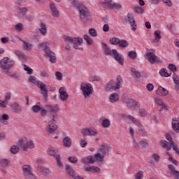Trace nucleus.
Masks as SVG:
<instances>
[{
	"label": "nucleus",
	"mask_w": 179,
	"mask_h": 179,
	"mask_svg": "<svg viewBox=\"0 0 179 179\" xmlns=\"http://www.w3.org/2000/svg\"><path fill=\"white\" fill-rule=\"evenodd\" d=\"M59 99L62 101H66L69 99V94L66 92V89L64 87H62L59 90Z\"/></svg>",
	"instance_id": "19"
},
{
	"label": "nucleus",
	"mask_w": 179,
	"mask_h": 179,
	"mask_svg": "<svg viewBox=\"0 0 179 179\" xmlns=\"http://www.w3.org/2000/svg\"><path fill=\"white\" fill-rule=\"evenodd\" d=\"M29 82L34 83V85H36L40 90H41V94L44 99H48V90L47 89V85L40 81H37V78L33 76H31L29 78Z\"/></svg>",
	"instance_id": "6"
},
{
	"label": "nucleus",
	"mask_w": 179,
	"mask_h": 179,
	"mask_svg": "<svg viewBox=\"0 0 179 179\" xmlns=\"http://www.w3.org/2000/svg\"><path fill=\"white\" fill-rule=\"evenodd\" d=\"M127 22H129L131 30L133 31H136V21L135 20V17H134V15L131 14V13H128L127 18H126Z\"/></svg>",
	"instance_id": "16"
},
{
	"label": "nucleus",
	"mask_w": 179,
	"mask_h": 179,
	"mask_svg": "<svg viewBox=\"0 0 179 179\" xmlns=\"http://www.w3.org/2000/svg\"><path fill=\"white\" fill-rule=\"evenodd\" d=\"M40 76L41 78H50V74L48 73V71L46 70H41L40 71Z\"/></svg>",
	"instance_id": "49"
},
{
	"label": "nucleus",
	"mask_w": 179,
	"mask_h": 179,
	"mask_svg": "<svg viewBox=\"0 0 179 179\" xmlns=\"http://www.w3.org/2000/svg\"><path fill=\"white\" fill-rule=\"evenodd\" d=\"M143 177V171H140L136 174V178L135 179H142Z\"/></svg>",
	"instance_id": "64"
},
{
	"label": "nucleus",
	"mask_w": 179,
	"mask_h": 179,
	"mask_svg": "<svg viewBox=\"0 0 179 179\" xmlns=\"http://www.w3.org/2000/svg\"><path fill=\"white\" fill-rule=\"evenodd\" d=\"M139 115L140 117H146V115H148V113H146V110L141 108L139 109Z\"/></svg>",
	"instance_id": "60"
},
{
	"label": "nucleus",
	"mask_w": 179,
	"mask_h": 179,
	"mask_svg": "<svg viewBox=\"0 0 179 179\" xmlns=\"http://www.w3.org/2000/svg\"><path fill=\"white\" fill-rule=\"evenodd\" d=\"M109 100L110 103H117V101H120V95L117 93H113L110 94Z\"/></svg>",
	"instance_id": "34"
},
{
	"label": "nucleus",
	"mask_w": 179,
	"mask_h": 179,
	"mask_svg": "<svg viewBox=\"0 0 179 179\" xmlns=\"http://www.w3.org/2000/svg\"><path fill=\"white\" fill-rule=\"evenodd\" d=\"M134 12L138 13V15H143V13H145V8L141 6H136L134 8Z\"/></svg>",
	"instance_id": "44"
},
{
	"label": "nucleus",
	"mask_w": 179,
	"mask_h": 179,
	"mask_svg": "<svg viewBox=\"0 0 179 179\" xmlns=\"http://www.w3.org/2000/svg\"><path fill=\"white\" fill-rule=\"evenodd\" d=\"M45 108L50 113H52L53 114L51 115L50 118L51 120L48 122L46 131L48 134H54L57 129H58V126L57 125V120L58 119V113L59 111V105L55 104V105H45Z\"/></svg>",
	"instance_id": "1"
},
{
	"label": "nucleus",
	"mask_w": 179,
	"mask_h": 179,
	"mask_svg": "<svg viewBox=\"0 0 179 179\" xmlns=\"http://www.w3.org/2000/svg\"><path fill=\"white\" fill-rule=\"evenodd\" d=\"M90 36L92 37H97V31L94 28H90L88 31Z\"/></svg>",
	"instance_id": "52"
},
{
	"label": "nucleus",
	"mask_w": 179,
	"mask_h": 179,
	"mask_svg": "<svg viewBox=\"0 0 179 179\" xmlns=\"http://www.w3.org/2000/svg\"><path fill=\"white\" fill-rule=\"evenodd\" d=\"M41 107H40V106L38 105H34L32 106V110L34 111V113H40L41 111Z\"/></svg>",
	"instance_id": "54"
},
{
	"label": "nucleus",
	"mask_w": 179,
	"mask_h": 179,
	"mask_svg": "<svg viewBox=\"0 0 179 179\" xmlns=\"http://www.w3.org/2000/svg\"><path fill=\"white\" fill-rule=\"evenodd\" d=\"M155 103H157V106H160L162 108H166V104L163 101V99L162 98H155Z\"/></svg>",
	"instance_id": "39"
},
{
	"label": "nucleus",
	"mask_w": 179,
	"mask_h": 179,
	"mask_svg": "<svg viewBox=\"0 0 179 179\" xmlns=\"http://www.w3.org/2000/svg\"><path fill=\"white\" fill-rule=\"evenodd\" d=\"M161 146L164 148V149H166V150L169 152V150H171V146H168L169 142H167L165 140H162L159 142Z\"/></svg>",
	"instance_id": "38"
},
{
	"label": "nucleus",
	"mask_w": 179,
	"mask_h": 179,
	"mask_svg": "<svg viewBox=\"0 0 179 179\" xmlns=\"http://www.w3.org/2000/svg\"><path fill=\"white\" fill-rule=\"evenodd\" d=\"M39 31L42 36H47V25L41 22L40 24Z\"/></svg>",
	"instance_id": "35"
},
{
	"label": "nucleus",
	"mask_w": 179,
	"mask_h": 179,
	"mask_svg": "<svg viewBox=\"0 0 179 179\" xmlns=\"http://www.w3.org/2000/svg\"><path fill=\"white\" fill-rule=\"evenodd\" d=\"M14 52L15 55L18 57L19 59H20V61H22V62L24 61H27V57L20 50H15Z\"/></svg>",
	"instance_id": "28"
},
{
	"label": "nucleus",
	"mask_w": 179,
	"mask_h": 179,
	"mask_svg": "<svg viewBox=\"0 0 179 179\" xmlns=\"http://www.w3.org/2000/svg\"><path fill=\"white\" fill-rule=\"evenodd\" d=\"M121 83H122V78L120 76L117 77V83L114 80H110L105 85L106 92H113V90H117L121 87Z\"/></svg>",
	"instance_id": "9"
},
{
	"label": "nucleus",
	"mask_w": 179,
	"mask_h": 179,
	"mask_svg": "<svg viewBox=\"0 0 179 179\" xmlns=\"http://www.w3.org/2000/svg\"><path fill=\"white\" fill-rule=\"evenodd\" d=\"M174 83H176V87H179V78L178 76L176 73L173 74V77Z\"/></svg>",
	"instance_id": "55"
},
{
	"label": "nucleus",
	"mask_w": 179,
	"mask_h": 179,
	"mask_svg": "<svg viewBox=\"0 0 179 179\" xmlns=\"http://www.w3.org/2000/svg\"><path fill=\"white\" fill-rule=\"evenodd\" d=\"M109 41L113 45H118V44L120 43V38L117 37H113L110 39Z\"/></svg>",
	"instance_id": "47"
},
{
	"label": "nucleus",
	"mask_w": 179,
	"mask_h": 179,
	"mask_svg": "<svg viewBox=\"0 0 179 179\" xmlns=\"http://www.w3.org/2000/svg\"><path fill=\"white\" fill-rule=\"evenodd\" d=\"M22 171L24 173V177L27 179H37V177L33 172H31V166L30 165H23Z\"/></svg>",
	"instance_id": "14"
},
{
	"label": "nucleus",
	"mask_w": 179,
	"mask_h": 179,
	"mask_svg": "<svg viewBox=\"0 0 179 179\" xmlns=\"http://www.w3.org/2000/svg\"><path fill=\"white\" fill-rule=\"evenodd\" d=\"M63 38L66 44L64 47L66 51H71V50H72V48L69 44H73V45H82L83 44V38L80 37H71L69 36H64Z\"/></svg>",
	"instance_id": "3"
},
{
	"label": "nucleus",
	"mask_w": 179,
	"mask_h": 179,
	"mask_svg": "<svg viewBox=\"0 0 179 179\" xmlns=\"http://www.w3.org/2000/svg\"><path fill=\"white\" fill-rule=\"evenodd\" d=\"M128 120H129V121H131L133 122V124H134V125H137L138 127H141V122L136 119L135 117L131 115H128Z\"/></svg>",
	"instance_id": "36"
},
{
	"label": "nucleus",
	"mask_w": 179,
	"mask_h": 179,
	"mask_svg": "<svg viewBox=\"0 0 179 179\" xmlns=\"http://www.w3.org/2000/svg\"><path fill=\"white\" fill-rule=\"evenodd\" d=\"M24 29L23 24L22 23H18L15 25V29L16 31H22Z\"/></svg>",
	"instance_id": "53"
},
{
	"label": "nucleus",
	"mask_w": 179,
	"mask_h": 179,
	"mask_svg": "<svg viewBox=\"0 0 179 179\" xmlns=\"http://www.w3.org/2000/svg\"><path fill=\"white\" fill-rule=\"evenodd\" d=\"M50 8L51 10L52 15L53 17H59V10L57 8L55 4L50 3Z\"/></svg>",
	"instance_id": "23"
},
{
	"label": "nucleus",
	"mask_w": 179,
	"mask_h": 179,
	"mask_svg": "<svg viewBox=\"0 0 179 179\" xmlns=\"http://www.w3.org/2000/svg\"><path fill=\"white\" fill-rule=\"evenodd\" d=\"M172 128L175 132L179 134V122L177 120V118H173L172 121Z\"/></svg>",
	"instance_id": "29"
},
{
	"label": "nucleus",
	"mask_w": 179,
	"mask_h": 179,
	"mask_svg": "<svg viewBox=\"0 0 179 179\" xmlns=\"http://www.w3.org/2000/svg\"><path fill=\"white\" fill-rule=\"evenodd\" d=\"M15 62L14 60H10L8 57H3L0 60V67L6 73L9 72V69H10V68H13V66H15Z\"/></svg>",
	"instance_id": "8"
},
{
	"label": "nucleus",
	"mask_w": 179,
	"mask_h": 179,
	"mask_svg": "<svg viewBox=\"0 0 179 179\" xmlns=\"http://www.w3.org/2000/svg\"><path fill=\"white\" fill-rule=\"evenodd\" d=\"M119 47H122V48H125L129 45V43L125 39L120 40L119 43L117 44Z\"/></svg>",
	"instance_id": "41"
},
{
	"label": "nucleus",
	"mask_w": 179,
	"mask_h": 179,
	"mask_svg": "<svg viewBox=\"0 0 179 179\" xmlns=\"http://www.w3.org/2000/svg\"><path fill=\"white\" fill-rule=\"evenodd\" d=\"M38 48H40L41 50H44L45 55V57H48V58H50V62H52V64H55V62H57V57H55V53L51 51L48 43L43 42L39 44Z\"/></svg>",
	"instance_id": "5"
},
{
	"label": "nucleus",
	"mask_w": 179,
	"mask_h": 179,
	"mask_svg": "<svg viewBox=\"0 0 179 179\" xmlns=\"http://www.w3.org/2000/svg\"><path fill=\"white\" fill-rule=\"evenodd\" d=\"M55 76H56V79L57 80H62V73H61V72H59V71H57L56 73H55Z\"/></svg>",
	"instance_id": "63"
},
{
	"label": "nucleus",
	"mask_w": 179,
	"mask_h": 179,
	"mask_svg": "<svg viewBox=\"0 0 179 179\" xmlns=\"http://www.w3.org/2000/svg\"><path fill=\"white\" fill-rule=\"evenodd\" d=\"M131 71L132 76H134V78H136V79H141V73H139V71H136V69L131 68Z\"/></svg>",
	"instance_id": "37"
},
{
	"label": "nucleus",
	"mask_w": 179,
	"mask_h": 179,
	"mask_svg": "<svg viewBox=\"0 0 179 179\" xmlns=\"http://www.w3.org/2000/svg\"><path fill=\"white\" fill-rule=\"evenodd\" d=\"M81 134L83 135H97V130L90 127L84 128L81 130Z\"/></svg>",
	"instance_id": "22"
},
{
	"label": "nucleus",
	"mask_w": 179,
	"mask_h": 179,
	"mask_svg": "<svg viewBox=\"0 0 179 179\" xmlns=\"http://www.w3.org/2000/svg\"><path fill=\"white\" fill-rule=\"evenodd\" d=\"M157 94L159 96H167L169 94V91L162 86H159L157 90L156 91Z\"/></svg>",
	"instance_id": "27"
},
{
	"label": "nucleus",
	"mask_w": 179,
	"mask_h": 179,
	"mask_svg": "<svg viewBox=\"0 0 179 179\" xmlns=\"http://www.w3.org/2000/svg\"><path fill=\"white\" fill-rule=\"evenodd\" d=\"M66 173L72 178L76 176V172L71 165L66 166Z\"/></svg>",
	"instance_id": "26"
},
{
	"label": "nucleus",
	"mask_w": 179,
	"mask_h": 179,
	"mask_svg": "<svg viewBox=\"0 0 179 179\" xmlns=\"http://www.w3.org/2000/svg\"><path fill=\"white\" fill-rule=\"evenodd\" d=\"M24 69L29 75H31V73H33V69H30V67L27 66L26 64L24 65Z\"/></svg>",
	"instance_id": "62"
},
{
	"label": "nucleus",
	"mask_w": 179,
	"mask_h": 179,
	"mask_svg": "<svg viewBox=\"0 0 179 179\" xmlns=\"http://www.w3.org/2000/svg\"><path fill=\"white\" fill-rule=\"evenodd\" d=\"M100 5L105 9H115V10H120L122 8L121 4L113 2V0H103L100 2Z\"/></svg>",
	"instance_id": "11"
},
{
	"label": "nucleus",
	"mask_w": 179,
	"mask_h": 179,
	"mask_svg": "<svg viewBox=\"0 0 179 179\" xmlns=\"http://www.w3.org/2000/svg\"><path fill=\"white\" fill-rule=\"evenodd\" d=\"M169 69H170V71H171L172 72H177V67L173 64H169Z\"/></svg>",
	"instance_id": "61"
},
{
	"label": "nucleus",
	"mask_w": 179,
	"mask_h": 179,
	"mask_svg": "<svg viewBox=\"0 0 179 179\" xmlns=\"http://www.w3.org/2000/svg\"><path fill=\"white\" fill-rule=\"evenodd\" d=\"M145 58L149 61L150 64H155V62H162L160 58L157 57L154 52H148L145 55Z\"/></svg>",
	"instance_id": "15"
},
{
	"label": "nucleus",
	"mask_w": 179,
	"mask_h": 179,
	"mask_svg": "<svg viewBox=\"0 0 179 179\" xmlns=\"http://www.w3.org/2000/svg\"><path fill=\"white\" fill-rule=\"evenodd\" d=\"M20 13H22L23 17L27 15V11L29 10L26 7H20L18 8Z\"/></svg>",
	"instance_id": "46"
},
{
	"label": "nucleus",
	"mask_w": 179,
	"mask_h": 179,
	"mask_svg": "<svg viewBox=\"0 0 179 179\" xmlns=\"http://www.w3.org/2000/svg\"><path fill=\"white\" fill-rule=\"evenodd\" d=\"M159 75H161V76H163L164 78H169V76H171V73H167V69H162L159 71Z\"/></svg>",
	"instance_id": "43"
},
{
	"label": "nucleus",
	"mask_w": 179,
	"mask_h": 179,
	"mask_svg": "<svg viewBox=\"0 0 179 179\" xmlns=\"http://www.w3.org/2000/svg\"><path fill=\"white\" fill-rule=\"evenodd\" d=\"M166 138L171 143V145H170L171 149V146H172L173 150H174V152H176V155H179V148H178V146L174 145V141H173V137H171V135H167Z\"/></svg>",
	"instance_id": "25"
},
{
	"label": "nucleus",
	"mask_w": 179,
	"mask_h": 179,
	"mask_svg": "<svg viewBox=\"0 0 179 179\" xmlns=\"http://www.w3.org/2000/svg\"><path fill=\"white\" fill-rule=\"evenodd\" d=\"M128 57L130 59H136L138 55L136 54V52L132 50L129 52Z\"/></svg>",
	"instance_id": "48"
},
{
	"label": "nucleus",
	"mask_w": 179,
	"mask_h": 179,
	"mask_svg": "<svg viewBox=\"0 0 179 179\" xmlns=\"http://www.w3.org/2000/svg\"><path fill=\"white\" fill-rule=\"evenodd\" d=\"M69 162H70V163H73V164H76V163H78V157H69Z\"/></svg>",
	"instance_id": "59"
},
{
	"label": "nucleus",
	"mask_w": 179,
	"mask_h": 179,
	"mask_svg": "<svg viewBox=\"0 0 179 179\" xmlns=\"http://www.w3.org/2000/svg\"><path fill=\"white\" fill-rule=\"evenodd\" d=\"M63 145L65 148H71L72 146V140L71 138L66 136L63 138Z\"/></svg>",
	"instance_id": "32"
},
{
	"label": "nucleus",
	"mask_w": 179,
	"mask_h": 179,
	"mask_svg": "<svg viewBox=\"0 0 179 179\" xmlns=\"http://www.w3.org/2000/svg\"><path fill=\"white\" fill-rule=\"evenodd\" d=\"M162 32L157 30L154 32L155 38L152 40V43H159L162 40Z\"/></svg>",
	"instance_id": "31"
},
{
	"label": "nucleus",
	"mask_w": 179,
	"mask_h": 179,
	"mask_svg": "<svg viewBox=\"0 0 179 179\" xmlns=\"http://www.w3.org/2000/svg\"><path fill=\"white\" fill-rule=\"evenodd\" d=\"M168 169L171 171V176H173L175 179H179V171L176 169V166L173 164L168 165Z\"/></svg>",
	"instance_id": "24"
},
{
	"label": "nucleus",
	"mask_w": 179,
	"mask_h": 179,
	"mask_svg": "<svg viewBox=\"0 0 179 179\" xmlns=\"http://www.w3.org/2000/svg\"><path fill=\"white\" fill-rule=\"evenodd\" d=\"M80 145L81 148H86L87 146V141L85 138H82L80 140Z\"/></svg>",
	"instance_id": "57"
},
{
	"label": "nucleus",
	"mask_w": 179,
	"mask_h": 179,
	"mask_svg": "<svg viewBox=\"0 0 179 179\" xmlns=\"http://www.w3.org/2000/svg\"><path fill=\"white\" fill-rule=\"evenodd\" d=\"M17 145L24 151L27 150L28 149L34 148V143H33V141L27 140L26 138H22L19 140Z\"/></svg>",
	"instance_id": "10"
},
{
	"label": "nucleus",
	"mask_w": 179,
	"mask_h": 179,
	"mask_svg": "<svg viewBox=\"0 0 179 179\" xmlns=\"http://www.w3.org/2000/svg\"><path fill=\"white\" fill-rule=\"evenodd\" d=\"M108 152H111V146L103 143L98 150V152L95 154V159L101 163H104V157L107 155Z\"/></svg>",
	"instance_id": "4"
},
{
	"label": "nucleus",
	"mask_w": 179,
	"mask_h": 179,
	"mask_svg": "<svg viewBox=\"0 0 179 179\" xmlns=\"http://www.w3.org/2000/svg\"><path fill=\"white\" fill-rule=\"evenodd\" d=\"M102 48L103 50V52L105 55L113 57V58L120 64V65H124V59L121 57V55L118 52V51L115 49H110L107 43H102Z\"/></svg>",
	"instance_id": "2"
},
{
	"label": "nucleus",
	"mask_w": 179,
	"mask_h": 179,
	"mask_svg": "<svg viewBox=\"0 0 179 179\" xmlns=\"http://www.w3.org/2000/svg\"><path fill=\"white\" fill-rule=\"evenodd\" d=\"M85 171H91V173H100L101 170L99 166H90L85 169Z\"/></svg>",
	"instance_id": "33"
},
{
	"label": "nucleus",
	"mask_w": 179,
	"mask_h": 179,
	"mask_svg": "<svg viewBox=\"0 0 179 179\" xmlns=\"http://www.w3.org/2000/svg\"><path fill=\"white\" fill-rule=\"evenodd\" d=\"M103 128H110L111 127V122L108 119H103L101 122Z\"/></svg>",
	"instance_id": "40"
},
{
	"label": "nucleus",
	"mask_w": 179,
	"mask_h": 179,
	"mask_svg": "<svg viewBox=\"0 0 179 179\" xmlns=\"http://www.w3.org/2000/svg\"><path fill=\"white\" fill-rule=\"evenodd\" d=\"M80 90H81L84 98L89 100L93 94V85L89 83L83 82L80 85Z\"/></svg>",
	"instance_id": "7"
},
{
	"label": "nucleus",
	"mask_w": 179,
	"mask_h": 179,
	"mask_svg": "<svg viewBox=\"0 0 179 179\" xmlns=\"http://www.w3.org/2000/svg\"><path fill=\"white\" fill-rule=\"evenodd\" d=\"M23 19H25V20H27L28 22H33L34 17L30 14H27L24 17H23Z\"/></svg>",
	"instance_id": "58"
},
{
	"label": "nucleus",
	"mask_w": 179,
	"mask_h": 179,
	"mask_svg": "<svg viewBox=\"0 0 179 179\" xmlns=\"http://www.w3.org/2000/svg\"><path fill=\"white\" fill-rule=\"evenodd\" d=\"M18 40H20V41H22V43H23L22 45V49L24 50V51H31V50H33V44L30 43L23 39H22V38L20 37H17Z\"/></svg>",
	"instance_id": "21"
},
{
	"label": "nucleus",
	"mask_w": 179,
	"mask_h": 179,
	"mask_svg": "<svg viewBox=\"0 0 179 179\" xmlns=\"http://www.w3.org/2000/svg\"><path fill=\"white\" fill-rule=\"evenodd\" d=\"M80 10V17L84 23H90L92 22V17L90 13L86 7H81L78 8Z\"/></svg>",
	"instance_id": "12"
},
{
	"label": "nucleus",
	"mask_w": 179,
	"mask_h": 179,
	"mask_svg": "<svg viewBox=\"0 0 179 179\" xmlns=\"http://www.w3.org/2000/svg\"><path fill=\"white\" fill-rule=\"evenodd\" d=\"M10 152L13 155H16V153H19V148L17 146L14 145L10 148Z\"/></svg>",
	"instance_id": "56"
},
{
	"label": "nucleus",
	"mask_w": 179,
	"mask_h": 179,
	"mask_svg": "<svg viewBox=\"0 0 179 179\" xmlns=\"http://www.w3.org/2000/svg\"><path fill=\"white\" fill-rule=\"evenodd\" d=\"M8 120L9 115L8 114H3L2 115H0V122H1V124H3V125L9 124V122H8Z\"/></svg>",
	"instance_id": "30"
},
{
	"label": "nucleus",
	"mask_w": 179,
	"mask_h": 179,
	"mask_svg": "<svg viewBox=\"0 0 179 179\" xmlns=\"http://www.w3.org/2000/svg\"><path fill=\"white\" fill-rule=\"evenodd\" d=\"M48 155L49 156H53L55 157L57 166L59 167V169H62L64 167V164L61 162V155L58 153V150L54 149L52 147H50L48 150Z\"/></svg>",
	"instance_id": "13"
},
{
	"label": "nucleus",
	"mask_w": 179,
	"mask_h": 179,
	"mask_svg": "<svg viewBox=\"0 0 179 179\" xmlns=\"http://www.w3.org/2000/svg\"><path fill=\"white\" fill-rule=\"evenodd\" d=\"M160 160V156L159 154L154 153L151 155V162H155L158 163V162Z\"/></svg>",
	"instance_id": "45"
},
{
	"label": "nucleus",
	"mask_w": 179,
	"mask_h": 179,
	"mask_svg": "<svg viewBox=\"0 0 179 179\" xmlns=\"http://www.w3.org/2000/svg\"><path fill=\"white\" fill-rule=\"evenodd\" d=\"M123 103L126 104L128 108H132V107H136V105L138 104L135 100L131 99L129 97H125V96L123 98Z\"/></svg>",
	"instance_id": "20"
},
{
	"label": "nucleus",
	"mask_w": 179,
	"mask_h": 179,
	"mask_svg": "<svg viewBox=\"0 0 179 179\" xmlns=\"http://www.w3.org/2000/svg\"><path fill=\"white\" fill-rule=\"evenodd\" d=\"M81 162L82 163H83V164H94L96 162L99 161L96 159V155H94V157L90 155L83 158L81 159Z\"/></svg>",
	"instance_id": "17"
},
{
	"label": "nucleus",
	"mask_w": 179,
	"mask_h": 179,
	"mask_svg": "<svg viewBox=\"0 0 179 179\" xmlns=\"http://www.w3.org/2000/svg\"><path fill=\"white\" fill-rule=\"evenodd\" d=\"M10 107L11 111H13V113H15L16 114H21V113L23 111V108L22 106L17 102L11 103Z\"/></svg>",
	"instance_id": "18"
},
{
	"label": "nucleus",
	"mask_w": 179,
	"mask_h": 179,
	"mask_svg": "<svg viewBox=\"0 0 179 179\" xmlns=\"http://www.w3.org/2000/svg\"><path fill=\"white\" fill-rule=\"evenodd\" d=\"M83 38L85 41H86V43L88 44V45H92V44L94 43L93 39L87 34L84 35Z\"/></svg>",
	"instance_id": "42"
},
{
	"label": "nucleus",
	"mask_w": 179,
	"mask_h": 179,
	"mask_svg": "<svg viewBox=\"0 0 179 179\" xmlns=\"http://www.w3.org/2000/svg\"><path fill=\"white\" fill-rule=\"evenodd\" d=\"M0 164H1V167L6 168L9 165V160H8V159H1Z\"/></svg>",
	"instance_id": "51"
},
{
	"label": "nucleus",
	"mask_w": 179,
	"mask_h": 179,
	"mask_svg": "<svg viewBox=\"0 0 179 179\" xmlns=\"http://www.w3.org/2000/svg\"><path fill=\"white\" fill-rule=\"evenodd\" d=\"M40 171H41L42 173L44 174V176H48V175H50V173H51L50 169H48L46 167H41Z\"/></svg>",
	"instance_id": "50"
}]
</instances>
